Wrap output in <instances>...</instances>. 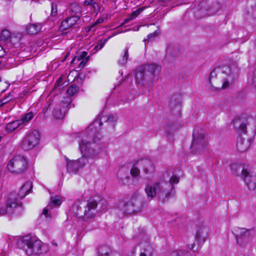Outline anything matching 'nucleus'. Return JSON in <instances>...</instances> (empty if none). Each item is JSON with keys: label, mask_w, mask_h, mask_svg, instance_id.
<instances>
[{"label": "nucleus", "mask_w": 256, "mask_h": 256, "mask_svg": "<svg viewBox=\"0 0 256 256\" xmlns=\"http://www.w3.org/2000/svg\"><path fill=\"white\" fill-rule=\"evenodd\" d=\"M63 201L62 198L60 196H54L50 197V204L44 209L42 214L46 218H51L52 210L53 206H59Z\"/></svg>", "instance_id": "obj_13"}, {"label": "nucleus", "mask_w": 256, "mask_h": 256, "mask_svg": "<svg viewBox=\"0 0 256 256\" xmlns=\"http://www.w3.org/2000/svg\"><path fill=\"white\" fill-rule=\"evenodd\" d=\"M190 253L186 250H176L170 254V256H190Z\"/></svg>", "instance_id": "obj_34"}, {"label": "nucleus", "mask_w": 256, "mask_h": 256, "mask_svg": "<svg viewBox=\"0 0 256 256\" xmlns=\"http://www.w3.org/2000/svg\"><path fill=\"white\" fill-rule=\"evenodd\" d=\"M88 62V59H82V60L80 62L77 68L78 70H80L86 65V62Z\"/></svg>", "instance_id": "obj_42"}, {"label": "nucleus", "mask_w": 256, "mask_h": 256, "mask_svg": "<svg viewBox=\"0 0 256 256\" xmlns=\"http://www.w3.org/2000/svg\"><path fill=\"white\" fill-rule=\"evenodd\" d=\"M114 119V117L112 116H108V122L110 121H113V120Z\"/></svg>", "instance_id": "obj_51"}, {"label": "nucleus", "mask_w": 256, "mask_h": 256, "mask_svg": "<svg viewBox=\"0 0 256 256\" xmlns=\"http://www.w3.org/2000/svg\"><path fill=\"white\" fill-rule=\"evenodd\" d=\"M153 250L148 242L141 244V250L140 256H152Z\"/></svg>", "instance_id": "obj_22"}, {"label": "nucleus", "mask_w": 256, "mask_h": 256, "mask_svg": "<svg viewBox=\"0 0 256 256\" xmlns=\"http://www.w3.org/2000/svg\"><path fill=\"white\" fill-rule=\"evenodd\" d=\"M120 208L124 214H131L139 211L141 208V204L140 200L132 198L122 204V206H120Z\"/></svg>", "instance_id": "obj_11"}, {"label": "nucleus", "mask_w": 256, "mask_h": 256, "mask_svg": "<svg viewBox=\"0 0 256 256\" xmlns=\"http://www.w3.org/2000/svg\"><path fill=\"white\" fill-rule=\"evenodd\" d=\"M252 82L256 86V70L254 72L253 74Z\"/></svg>", "instance_id": "obj_48"}, {"label": "nucleus", "mask_w": 256, "mask_h": 256, "mask_svg": "<svg viewBox=\"0 0 256 256\" xmlns=\"http://www.w3.org/2000/svg\"><path fill=\"white\" fill-rule=\"evenodd\" d=\"M138 163L142 166L144 172L146 174L152 172L154 170V163L150 160H142L139 161Z\"/></svg>", "instance_id": "obj_19"}, {"label": "nucleus", "mask_w": 256, "mask_h": 256, "mask_svg": "<svg viewBox=\"0 0 256 256\" xmlns=\"http://www.w3.org/2000/svg\"><path fill=\"white\" fill-rule=\"evenodd\" d=\"M33 117L34 114L30 112L24 114L20 119L18 120V121H20V123L22 128L24 126L25 124L30 120Z\"/></svg>", "instance_id": "obj_28"}, {"label": "nucleus", "mask_w": 256, "mask_h": 256, "mask_svg": "<svg viewBox=\"0 0 256 256\" xmlns=\"http://www.w3.org/2000/svg\"><path fill=\"white\" fill-rule=\"evenodd\" d=\"M70 98H64V100H62L61 103L62 104V106L63 108H64L65 107L68 106L70 104Z\"/></svg>", "instance_id": "obj_41"}, {"label": "nucleus", "mask_w": 256, "mask_h": 256, "mask_svg": "<svg viewBox=\"0 0 256 256\" xmlns=\"http://www.w3.org/2000/svg\"><path fill=\"white\" fill-rule=\"evenodd\" d=\"M62 80L59 78L58 80H56V82L55 83L54 87L56 88L60 84V82H61Z\"/></svg>", "instance_id": "obj_50"}, {"label": "nucleus", "mask_w": 256, "mask_h": 256, "mask_svg": "<svg viewBox=\"0 0 256 256\" xmlns=\"http://www.w3.org/2000/svg\"><path fill=\"white\" fill-rule=\"evenodd\" d=\"M107 207V202L105 200H96L90 198L87 202L85 207L84 218L86 220L94 218L96 212L106 210Z\"/></svg>", "instance_id": "obj_5"}, {"label": "nucleus", "mask_w": 256, "mask_h": 256, "mask_svg": "<svg viewBox=\"0 0 256 256\" xmlns=\"http://www.w3.org/2000/svg\"><path fill=\"white\" fill-rule=\"evenodd\" d=\"M172 187L170 184L162 182L160 178L152 184L146 186L144 190L148 198L151 200L157 196L162 202H165L171 198Z\"/></svg>", "instance_id": "obj_4"}, {"label": "nucleus", "mask_w": 256, "mask_h": 256, "mask_svg": "<svg viewBox=\"0 0 256 256\" xmlns=\"http://www.w3.org/2000/svg\"><path fill=\"white\" fill-rule=\"evenodd\" d=\"M250 13L253 17L256 18V6L251 10Z\"/></svg>", "instance_id": "obj_47"}, {"label": "nucleus", "mask_w": 256, "mask_h": 256, "mask_svg": "<svg viewBox=\"0 0 256 256\" xmlns=\"http://www.w3.org/2000/svg\"><path fill=\"white\" fill-rule=\"evenodd\" d=\"M110 38L108 37V38H106L104 40H100L97 44V45L95 46V48L98 50H100L102 49L104 45L105 44L106 42H107L108 40Z\"/></svg>", "instance_id": "obj_37"}, {"label": "nucleus", "mask_w": 256, "mask_h": 256, "mask_svg": "<svg viewBox=\"0 0 256 256\" xmlns=\"http://www.w3.org/2000/svg\"><path fill=\"white\" fill-rule=\"evenodd\" d=\"M108 250L107 248L102 246L100 247L98 250L99 256H110L108 253Z\"/></svg>", "instance_id": "obj_35"}, {"label": "nucleus", "mask_w": 256, "mask_h": 256, "mask_svg": "<svg viewBox=\"0 0 256 256\" xmlns=\"http://www.w3.org/2000/svg\"><path fill=\"white\" fill-rule=\"evenodd\" d=\"M242 179L250 190H253L256 188V175L255 174L248 171L247 174H244Z\"/></svg>", "instance_id": "obj_14"}, {"label": "nucleus", "mask_w": 256, "mask_h": 256, "mask_svg": "<svg viewBox=\"0 0 256 256\" xmlns=\"http://www.w3.org/2000/svg\"><path fill=\"white\" fill-rule=\"evenodd\" d=\"M252 229L245 228L236 227L234 228L232 234L234 236L236 244L240 247L246 246L252 238Z\"/></svg>", "instance_id": "obj_7"}, {"label": "nucleus", "mask_w": 256, "mask_h": 256, "mask_svg": "<svg viewBox=\"0 0 256 256\" xmlns=\"http://www.w3.org/2000/svg\"><path fill=\"white\" fill-rule=\"evenodd\" d=\"M156 36H157V33L156 32H154L153 33H150V34H148L147 36L148 40H150L152 38L156 37Z\"/></svg>", "instance_id": "obj_46"}, {"label": "nucleus", "mask_w": 256, "mask_h": 256, "mask_svg": "<svg viewBox=\"0 0 256 256\" xmlns=\"http://www.w3.org/2000/svg\"><path fill=\"white\" fill-rule=\"evenodd\" d=\"M230 169L232 173L236 176H240L242 178L244 174H247L248 171L244 168V166L241 164L234 163L230 165Z\"/></svg>", "instance_id": "obj_17"}, {"label": "nucleus", "mask_w": 256, "mask_h": 256, "mask_svg": "<svg viewBox=\"0 0 256 256\" xmlns=\"http://www.w3.org/2000/svg\"><path fill=\"white\" fill-rule=\"evenodd\" d=\"M40 140V134L38 130H31L22 138L21 146L22 150L27 151L33 149Z\"/></svg>", "instance_id": "obj_9"}, {"label": "nucleus", "mask_w": 256, "mask_h": 256, "mask_svg": "<svg viewBox=\"0 0 256 256\" xmlns=\"http://www.w3.org/2000/svg\"><path fill=\"white\" fill-rule=\"evenodd\" d=\"M32 186L30 182H26L20 189L18 195L20 198H23L30 193L32 189Z\"/></svg>", "instance_id": "obj_21"}, {"label": "nucleus", "mask_w": 256, "mask_h": 256, "mask_svg": "<svg viewBox=\"0 0 256 256\" xmlns=\"http://www.w3.org/2000/svg\"><path fill=\"white\" fill-rule=\"evenodd\" d=\"M207 232L206 228H203L200 230H198L196 232V239L198 241L202 240L203 242L205 241L206 234Z\"/></svg>", "instance_id": "obj_29"}, {"label": "nucleus", "mask_w": 256, "mask_h": 256, "mask_svg": "<svg viewBox=\"0 0 256 256\" xmlns=\"http://www.w3.org/2000/svg\"><path fill=\"white\" fill-rule=\"evenodd\" d=\"M160 66L156 64H150L139 67L135 74L137 83L144 86H150L158 80L157 74Z\"/></svg>", "instance_id": "obj_3"}, {"label": "nucleus", "mask_w": 256, "mask_h": 256, "mask_svg": "<svg viewBox=\"0 0 256 256\" xmlns=\"http://www.w3.org/2000/svg\"><path fill=\"white\" fill-rule=\"evenodd\" d=\"M5 54V51L4 49L0 46V57L2 56Z\"/></svg>", "instance_id": "obj_49"}, {"label": "nucleus", "mask_w": 256, "mask_h": 256, "mask_svg": "<svg viewBox=\"0 0 256 256\" xmlns=\"http://www.w3.org/2000/svg\"><path fill=\"white\" fill-rule=\"evenodd\" d=\"M57 5L54 2H52L51 7V15L52 16H55L57 14Z\"/></svg>", "instance_id": "obj_40"}, {"label": "nucleus", "mask_w": 256, "mask_h": 256, "mask_svg": "<svg viewBox=\"0 0 256 256\" xmlns=\"http://www.w3.org/2000/svg\"><path fill=\"white\" fill-rule=\"evenodd\" d=\"M132 19L130 18V16L128 18L124 20V24H126L130 20H132Z\"/></svg>", "instance_id": "obj_52"}, {"label": "nucleus", "mask_w": 256, "mask_h": 256, "mask_svg": "<svg viewBox=\"0 0 256 256\" xmlns=\"http://www.w3.org/2000/svg\"><path fill=\"white\" fill-rule=\"evenodd\" d=\"M250 140L248 138H246L240 136L238 138L237 148L240 152H244L248 150L250 146Z\"/></svg>", "instance_id": "obj_16"}, {"label": "nucleus", "mask_w": 256, "mask_h": 256, "mask_svg": "<svg viewBox=\"0 0 256 256\" xmlns=\"http://www.w3.org/2000/svg\"><path fill=\"white\" fill-rule=\"evenodd\" d=\"M10 32L8 30H3L2 32L0 38L2 41H6L11 37Z\"/></svg>", "instance_id": "obj_33"}, {"label": "nucleus", "mask_w": 256, "mask_h": 256, "mask_svg": "<svg viewBox=\"0 0 256 256\" xmlns=\"http://www.w3.org/2000/svg\"><path fill=\"white\" fill-rule=\"evenodd\" d=\"M88 52L86 51H84L82 52V53L78 56H75L74 58L72 60L71 63L74 64V62L77 60H82V59H84V58L87 56Z\"/></svg>", "instance_id": "obj_36"}, {"label": "nucleus", "mask_w": 256, "mask_h": 256, "mask_svg": "<svg viewBox=\"0 0 256 256\" xmlns=\"http://www.w3.org/2000/svg\"><path fill=\"white\" fill-rule=\"evenodd\" d=\"M42 25L40 24H29L26 28L27 34H34L38 33L42 28Z\"/></svg>", "instance_id": "obj_23"}, {"label": "nucleus", "mask_w": 256, "mask_h": 256, "mask_svg": "<svg viewBox=\"0 0 256 256\" xmlns=\"http://www.w3.org/2000/svg\"><path fill=\"white\" fill-rule=\"evenodd\" d=\"M69 10L72 12L71 14H74V16H76V14H80L81 12V8L76 3L72 4L70 5Z\"/></svg>", "instance_id": "obj_30"}, {"label": "nucleus", "mask_w": 256, "mask_h": 256, "mask_svg": "<svg viewBox=\"0 0 256 256\" xmlns=\"http://www.w3.org/2000/svg\"><path fill=\"white\" fill-rule=\"evenodd\" d=\"M41 247V241L34 238L26 236L22 240V248L28 256L40 254Z\"/></svg>", "instance_id": "obj_6"}, {"label": "nucleus", "mask_w": 256, "mask_h": 256, "mask_svg": "<svg viewBox=\"0 0 256 256\" xmlns=\"http://www.w3.org/2000/svg\"><path fill=\"white\" fill-rule=\"evenodd\" d=\"M79 88L75 84L71 85L66 90L68 94L72 96L78 92Z\"/></svg>", "instance_id": "obj_32"}, {"label": "nucleus", "mask_w": 256, "mask_h": 256, "mask_svg": "<svg viewBox=\"0 0 256 256\" xmlns=\"http://www.w3.org/2000/svg\"><path fill=\"white\" fill-rule=\"evenodd\" d=\"M238 71L236 65L231 62L215 68L210 75L209 89L214 92H220L228 88L234 82Z\"/></svg>", "instance_id": "obj_2"}, {"label": "nucleus", "mask_w": 256, "mask_h": 256, "mask_svg": "<svg viewBox=\"0 0 256 256\" xmlns=\"http://www.w3.org/2000/svg\"><path fill=\"white\" fill-rule=\"evenodd\" d=\"M130 178L129 176H125L121 178L122 182L124 184H128L130 182Z\"/></svg>", "instance_id": "obj_43"}, {"label": "nucleus", "mask_w": 256, "mask_h": 256, "mask_svg": "<svg viewBox=\"0 0 256 256\" xmlns=\"http://www.w3.org/2000/svg\"><path fill=\"white\" fill-rule=\"evenodd\" d=\"M52 114L56 118L61 119L64 118L65 114V108H56L54 110Z\"/></svg>", "instance_id": "obj_27"}, {"label": "nucleus", "mask_w": 256, "mask_h": 256, "mask_svg": "<svg viewBox=\"0 0 256 256\" xmlns=\"http://www.w3.org/2000/svg\"><path fill=\"white\" fill-rule=\"evenodd\" d=\"M20 121L18 120H14L11 122L8 123L6 126V130L8 133H11L14 131L16 129L20 128H22L20 124Z\"/></svg>", "instance_id": "obj_24"}, {"label": "nucleus", "mask_w": 256, "mask_h": 256, "mask_svg": "<svg viewBox=\"0 0 256 256\" xmlns=\"http://www.w3.org/2000/svg\"><path fill=\"white\" fill-rule=\"evenodd\" d=\"M128 48H126L122 58L118 60V64L122 66H125L128 62Z\"/></svg>", "instance_id": "obj_26"}, {"label": "nucleus", "mask_w": 256, "mask_h": 256, "mask_svg": "<svg viewBox=\"0 0 256 256\" xmlns=\"http://www.w3.org/2000/svg\"><path fill=\"white\" fill-rule=\"evenodd\" d=\"M180 128L179 124L176 122H168L165 126V130L168 134H170Z\"/></svg>", "instance_id": "obj_25"}, {"label": "nucleus", "mask_w": 256, "mask_h": 256, "mask_svg": "<svg viewBox=\"0 0 256 256\" xmlns=\"http://www.w3.org/2000/svg\"><path fill=\"white\" fill-rule=\"evenodd\" d=\"M98 131L93 130L91 125L86 131L77 134L79 149L82 156L77 160L67 161V170L69 173H76L88 162V159L94 158L100 152V146L98 142Z\"/></svg>", "instance_id": "obj_1"}, {"label": "nucleus", "mask_w": 256, "mask_h": 256, "mask_svg": "<svg viewBox=\"0 0 256 256\" xmlns=\"http://www.w3.org/2000/svg\"><path fill=\"white\" fill-rule=\"evenodd\" d=\"M22 35L20 33L13 34H12L10 42L14 45H16L20 43L22 40Z\"/></svg>", "instance_id": "obj_31"}, {"label": "nucleus", "mask_w": 256, "mask_h": 256, "mask_svg": "<svg viewBox=\"0 0 256 256\" xmlns=\"http://www.w3.org/2000/svg\"><path fill=\"white\" fill-rule=\"evenodd\" d=\"M232 122L234 129L238 132L245 134L246 132V124L242 120L236 119Z\"/></svg>", "instance_id": "obj_20"}, {"label": "nucleus", "mask_w": 256, "mask_h": 256, "mask_svg": "<svg viewBox=\"0 0 256 256\" xmlns=\"http://www.w3.org/2000/svg\"><path fill=\"white\" fill-rule=\"evenodd\" d=\"M91 6L93 8L94 12H98L100 11V8L98 2H94Z\"/></svg>", "instance_id": "obj_44"}, {"label": "nucleus", "mask_w": 256, "mask_h": 256, "mask_svg": "<svg viewBox=\"0 0 256 256\" xmlns=\"http://www.w3.org/2000/svg\"><path fill=\"white\" fill-rule=\"evenodd\" d=\"M103 21H104V20H103V19L100 18V19H98V20H96V24L100 23V22H102Z\"/></svg>", "instance_id": "obj_54"}, {"label": "nucleus", "mask_w": 256, "mask_h": 256, "mask_svg": "<svg viewBox=\"0 0 256 256\" xmlns=\"http://www.w3.org/2000/svg\"><path fill=\"white\" fill-rule=\"evenodd\" d=\"M94 2V0H84V4L85 6H92Z\"/></svg>", "instance_id": "obj_45"}, {"label": "nucleus", "mask_w": 256, "mask_h": 256, "mask_svg": "<svg viewBox=\"0 0 256 256\" xmlns=\"http://www.w3.org/2000/svg\"><path fill=\"white\" fill-rule=\"evenodd\" d=\"M162 182H167L170 184V185L172 187V190L171 197L172 196H175L176 192L174 190V184H177L180 181L179 177L173 175L172 176L170 177L169 176H166V174H164L162 178H160Z\"/></svg>", "instance_id": "obj_18"}, {"label": "nucleus", "mask_w": 256, "mask_h": 256, "mask_svg": "<svg viewBox=\"0 0 256 256\" xmlns=\"http://www.w3.org/2000/svg\"><path fill=\"white\" fill-rule=\"evenodd\" d=\"M192 136L193 140L191 146L192 150L196 152H204L207 150L208 142L204 134H199L194 130Z\"/></svg>", "instance_id": "obj_10"}, {"label": "nucleus", "mask_w": 256, "mask_h": 256, "mask_svg": "<svg viewBox=\"0 0 256 256\" xmlns=\"http://www.w3.org/2000/svg\"><path fill=\"white\" fill-rule=\"evenodd\" d=\"M4 100H3L2 101H0V107L2 106L4 104L6 103L8 101H6V102H3Z\"/></svg>", "instance_id": "obj_53"}, {"label": "nucleus", "mask_w": 256, "mask_h": 256, "mask_svg": "<svg viewBox=\"0 0 256 256\" xmlns=\"http://www.w3.org/2000/svg\"><path fill=\"white\" fill-rule=\"evenodd\" d=\"M28 168L26 158L20 155H17L12 158L8 164V170L12 173L21 174Z\"/></svg>", "instance_id": "obj_8"}, {"label": "nucleus", "mask_w": 256, "mask_h": 256, "mask_svg": "<svg viewBox=\"0 0 256 256\" xmlns=\"http://www.w3.org/2000/svg\"><path fill=\"white\" fill-rule=\"evenodd\" d=\"M18 205V200L10 195L5 205L0 207V216L12 214L14 209Z\"/></svg>", "instance_id": "obj_12"}, {"label": "nucleus", "mask_w": 256, "mask_h": 256, "mask_svg": "<svg viewBox=\"0 0 256 256\" xmlns=\"http://www.w3.org/2000/svg\"><path fill=\"white\" fill-rule=\"evenodd\" d=\"M130 174L133 177L138 176L140 174V170L137 167L134 166L130 170Z\"/></svg>", "instance_id": "obj_38"}, {"label": "nucleus", "mask_w": 256, "mask_h": 256, "mask_svg": "<svg viewBox=\"0 0 256 256\" xmlns=\"http://www.w3.org/2000/svg\"><path fill=\"white\" fill-rule=\"evenodd\" d=\"M80 17L78 16H72L68 17L62 22L60 29L66 30L72 26L78 20Z\"/></svg>", "instance_id": "obj_15"}, {"label": "nucleus", "mask_w": 256, "mask_h": 256, "mask_svg": "<svg viewBox=\"0 0 256 256\" xmlns=\"http://www.w3.org/2000/svg\"><path fill=\"white\" fill-rule=\"evenodd\" d=\"M143 10H144V8H139L137 9L136 10L133 12L130 16V18H132V19H134V18H136V16H138L140 14Z\"/></svg>", "instance_id": "obj_39"}]
</instances>
